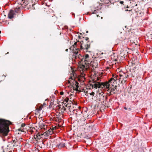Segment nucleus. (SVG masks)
Listing matches in <instances>:
<instances>
[{
	"mask_svg": "<svg viewBox=\"0 0 152 152\" xmlns=\"http://www.w3.org/2000/svg\"><path fill=\"white\" fill-rule=\"evenodd\" d=\"M92 67L94 68H96L98 67V64L95 63L93 62L92 64Z\"/></svg>",
	"mask_w": 152,
	"mask_h": 152,
	"instance_id": "9d476101",
	"label": "nucleus"
},
{
	"mask_svg": "<svg viewBox=\"0 0 152 152\" xmlns=\"http://www.w3.org/2000/svg\"><path fill=\"white\" fill-rule=\"evenodd\" d=\"M90 48V44H87L83 47L82 46L81 42H80L79 41L75 42L74 44L70 48V50H72L74 53L73 55L75 56L76 59H80L82 58V61H83V62L81 68L83 71H85L88 68L91 61V57L88 54H85V56L82 57L80 53V50H83L84 52L90 53L91 51L88 50Z\"/></svg>",
	"mask_w": 152,
	"mask_h": 152,
	"instance_id": "f257e3e1",
	"label": "nucleus"
},
{
	"mask_svg": "<svg viewBox=\"0 0 152 152\" xmlns=\"http://www.w3.org/2000/svg\"><path fill=\"white\" fill-rule=\"evenodd\" d=\"M68 82L70 84V85L71 84V83H70V81L69 80H68Z\"/></svg>",
	"mask_w": 152,
	"mask_h": 152,
	"instance_id": "b1692460",
	"label": "nucleus"
},
{
	"mask_svg": "<svg viewBox=\"0 0 152 152\" xmlns=\"http://www.w3.org/2000/svg\"><path fill=\"white\" fill-rule=\"evenodd\" d=\"M96 94V99L98 101L104 103L106 101L107 97L101 89L97 92Z\"/></svg>",
	"mask_w": 152,
	"mask_h": 152,
	"instance_id": "20e7f679",
	"label": "nucleus"
},
{
	"mask_svg": "<svg viewBox=\"0 0 152 152\" xmlns=\"http://www.w3.org/2000/svg\"><path fill=\"white\" fill-rule=\"evenodd\" d=\"M128 76V75H126L123 72H120L118 77V80L120 83L122 84H124V83H125L126 81V79Z\"/></svg>",
	"mask_w": 152,
	"mask_h": 152,
	"instance_id": "39448f33",
	"label": "nucleus"
},
{
	"mask_svg": "<svg viewBox=\"0 0 152 152\" xmlns=\"http://www.w3.org/2000/svg\"><path fill=\"white\" fill-rule=\"evenodd\" d=\"M68 49H66V51H68Z\"/></svg>",
	"mask_w": 152,
	"mask_h": 152,
	"instance_id": "bb28decb",
	"label": "nucleus"
},
{
	"mask_svg": "<svg viewBox=\"0 0 152 152\" xmlns=\"http://www.w3.org/2000/svg\"><path fill=\"white\" fill-rule=\"evenodd\" d=\"M43 104L45 105V104Z\"/></svg>",
	"mask_w": 152,
	"mask_h": 152,
	"instance_id": "f704fd0d",
	"label": "nucleus"
},
{
	"mask_svg": "<svg viewBox=\"0 0 152 152\" xmlns=\"http://www.w3.org/2000/svg\"><path fill=\"white\" fill-rule=\"evenodd\" d=\"M113 77L114 78H111V79L109 81V83H113L114 82H115V80H118V77H119V75H115L114 76H113Z\"/></svg>",
	"mask_w": 152,
	"mask_h": 152,
	"instance_id": "0eeeda50",
	"label": "nucleus"
},
{
	"mask_svg": "<svg viewBox=\"0 0 152 152\" xmlns=\"http://www.w3.org/2000/svg\"><path fill=\"white\" fill-rule=\"evenodd\" d=\"M55 126L51 128L48 130V131H46L43 134H44V135H45L47 136H49L50 135L52 134L53 133L54 131L55 130Z\"/></svg>",
	"mask_w": 152,
	"mask_h": 152,
	"instance_id": "423d86ee",
	"label": "nucleus"
},
{
	"mask_svg": "<svg viewBox=\"0 0 152 152\" xmlns=\"http://www.w3.org/2000/svg\"><path fill=\"white\" fill-rule=\"evenodd\" d=\"M17 141V140H13V142H16Z\"/></svg>",
	"mask_w": 152,
	"mask_h": 152,
	"instance_id": "5701e85b",
	"label": "nucleus"
},
{
	"mask_svg": "<svg viewBox=\"0 0 152 152\" xmlns=\"http://www.w3.org/2000/svg\"><path fill=\"white\" fill-rule=\"evenodd\" d=\"M32 8H33V7H34H34H33V4H32Z\"/></svg>",
	"mask_w": 152,
	"mask_h": 152,
	"instance_id": "a878e982",
	"label": "nucleus"
},
{
	"mask_svg": "<svg viewBox=\"0 0 152 152\" xmlns=\"http://www.w3.org/2000/svg\"><path fill=\"white\" fill-rule=\"evenodd\" d=\"M126 11H128V10H125Z\"/></svg>",
	"mask_w": 152,
	"mask_h": 152,
	"instance_id": "c85d7f7f",
	"label": "nucleus"
},
{
	"mask_svg": "<svg viewBox=\"0 0 152 152\" xmlns=\"http://www.w3.org/2000/svg\"><path fill=\"white\" fill-rule=\"evenodd\" d=\"M99 78H97V80H99Z\"/></svg>",
	"mask_w": 152,
	"mask_h": 152,
	"instance_id": "cd10ccee",
	"label": "nucleus"
},
{
	"mask_svg": "<svg viewBox=\"0 0 152 152\" xmlns=\"http://www.w3.org/2000/svg\"><path fill=\"white\" fill-rule=\"evenodd\" d=\"M73 81L75 83V86L77 88H78L79 87V86H78V83L76 81H75L74 80H73Z\"/></svg>",
	"mask_w": 152,
	"mask_h": 152,
	"instance_id": "2eb2a0df",
	"label": "nucleus"
},
{
	"mask_svg": "<svg viewBox=\"0 0 152 152\" xmlns=\"http://www.w3.org/2000/svg\"><path fill=\"white\" fill-rule=\"evenodd\" d=\"M95 94L94 92H92L90 94L91 95H92L93 96H94V95Z\"/></svg>",
	"mask_w": 152,
	"mask_h": 152,
	"instance_id": "a211bd4d",
	"label": "nucleus"
},
{
	"mask_svg": "<svg viewBox=\"0 0 152 152\" xmlns=\"http://www.w3.org/2000/svg\"><path fill=\"white\" fill-rule=\"evenodd\" d=\"M42 135H43V134H40L39 133H38L37 134V135L36 136V137H35V138L36 139L37 138V139H39L40 137V136Z\"/></svg>",
	"mask_w": 152,
	"mask_h": 152,
	"instance_id": "9b49d317",
	"label": "nucleus"
},
{
	"mask_svg": "<svg viewBox=\"0 0 152 152\" xmlns=\"http://www.w3.org/2000/svg\"><path fill=\"white\" fill-rule=\"evenodd\" d=\"M65 146V144L64 143H61L59 145V147H64Z\"/></svg>",
	"mask_w": 152,
	"mask_h": 152,
	"instance_id": "ddd939ff",
	"label": "nucleus"
},
{
	"mask_svg": "<svg viewBox=\"0 0 152 152\" xmlns=\"http://www.w3.org/2000/svg\"><path fill=\"white\" fill-rule=\"evenodd\" d=\"M66 109H64V110L65 111L66 110Z\"/></svg>",
	"mask_w": 152,
	"mask_h": 152,
	"instance_id": "7c9ffc66",
	"label": "nucleus"
},
{
	"mask_svg": "<svg viewBox=\"0 0 152 152\" xmlns=\"http://www.w3.org/2000/svg\"><path fill=\"white\" fill-rule=\"evenodd\" d=\"M43 104L45 105V104Z\"/></svg>",
	"mask_w": 152,
	"mask_h": 152,
	"instance_id": "473e14b6",
	"label": "nucleus"
},
{
	"mask_svg": "<svg viewBox=\"0 0 152 152\" xmlns=\"http://www.w3.org/2000/svg\"><path fill=\"white\" fill-rule=\"evenodd\" d=\"M123 2H123V1H121V2H120V3H121V4H123Z\"/></svg>",
	"mask_w": 152,
	"mask_h": 152,
	"instance_id": "393cba45",
	"label": "nucleus"
},
{
	"mask_svg": "<svg viewBox=\"0 0 152 152\" xmlns=\"http://www.w3.org/2000/svg\"><path fill=\"white\" fill-rule=\"evenodd\" d=\"M18 130L19 131H21L22 132H24V129L23 128L21 127L20 129H18Z\"/></svg>",
	"mask_w": 152,
	"mask_h": 152,
	"instance_id": "4468645a",
	"label": "nucleus"
},
{
	"mask_svg": "<svg viewBox=\"0 0 152 152\" xmlns=\"http://www.w3.org/2000/svg\"><path fill=\"white\" fill-rule=\"evenodd\" d=\"M43 104L45 105V104Z\"/></svg>",
	"mask_w": 152,
	"mask_h": 152,
	"instance_id": "72a5a7b5",
	"label": "nucleus"
},
{
	"mask_svg": "<svg viewBox=\"0 0 152 152\" xmlns=\"http://www.w3.org/2000/svg\"><path fill=\"white\" fill-rule=\"evenodd\" d=\"M112 83H110L109 82H100L94 81L91 83L90 84V86L92 88H95L96 89L97 88H101L104 89H109L110 91L112 92V94H115L117 92L116 88L117 86L115 85L114 87L110 88V86L112 85Z\"/></svg>",
	"mask_w": 152,
	"mask_h": 152,
	"instance_id": "f03ea898",
	"label": "nucleus"
},
{
	"mask_svg": "<svg viewBox=\"0 0 152 152\" xmlns=\"http://www.w3.org/2000/svg\"><path fill=\"white\" fill-rule=\"evenodd\" d=\"M98 11V10H95L93 12V14H96L97 13V12Z\"/></svg>",
	"mask_w": 152,
	"mask_h": 152,
	"instance_id": "dca6fc26",
	"label": "nucleus"
},
{
	"mask_svg": "<svg viewBox=\"0 0 152 152\" xmlns=\"http://www.w3.org/2000/svg\"><path fill=\"white\" fill-rule=\"evenodd\" d=\"M60 94L61 95H63L64 94V92H60Z\"/></svg>",
	"mask_w": 152,
	"mask_h": 152,
	"instance_id": "aec40b11",
	"label": "nucleus"
},
{
	"mask_svg": "<svg viewBox=\"0 0 152 152\" xmlns=\"http://www.w3.org/2000/svg\"><path fill=\"white\" fill-rule=\"evenodd\" d=\"M88 31H86V33H88Z\"/></svg>",
	"mask_w": 152,
	"mask_h": 152,
	"instance_id": "2f4dec72",
	"label": "nucleus"
},
{
	"mask_svg": "<svg viewBox=\"0 0 152 152\" xmlns=\"http://www.w3.org/2000/svg\"><path fill=\"white\" fill-rule=\"evenodd\" d=\"M69 99H68V98H66L64 99V102H68V100H69Z\"/></svg>",
	"mask_w": 152,
	"mask_h": 152,
	"instance_id": "f3484780",
	"label": "nucleus"
},
{
	"mask_svg": "<svg viewBox=\"0 0 152 152\" xmlns=\"http://www.w3.org/2000/svg\"><path fill=\"white\" fill-rule=\"evenodd\" d=\"M129 110H131V109L130 108H129Z\"/></svg>",
	"mask_w": 152,
	"mask_h": 152,
	"instance_id": "c756f323",
	"label": "nucleus"
},
{
	"mask_svg": "<svg viewBox=\"0 0 152 152\" xmlns=\"http://www.w3.org/2000/svg\"><path fill=\"white\" fill-rule=\"evenodd\" d=\"M107 94L109 96H110L111 95H112L113 94H112V92H111L110 90V89H107Z\"/></svg>",
	"mask_w": 152,
	"mask_h": 152,
	"instance_id": "f8f14e48",
	"label": "nucleus"
},
{
	"mask_svg": "<svg viewBox=\"0 0 152 152\" xmlns=\"http://www.w3.org/2000/svg\"><path fill=\"white\" fill-rule=\"evenodd\" d=\"M124 108L125 110H127V108L126 107H124Z\"/></svg>",
	"mask_w": 152,
	"mask_h": 152,
	"instance_id": "4be33fe9",
	"label": "nucleus"
},
{
	"mask_svg": "<svg viewBox=\"0 0 152 152\" xmlns=\"http://www.w3.org/2000/svg\"><path fill=\"white\" fill-rule=\"evenodd\" d=\"M1 31H0V34L1 33Z\"/></svg>",
	"mask_w": 152,
	"mask_h": 152,
	"instance_id": "c9c22d12",
	"label": "nucleus"
},
{
	"mask_svg": "<svg viewBox=\"0 0 152 152\" xmlns=\"http://www.w3.org/2000/svg\"><path fill=\"white\" fill-rule=\"evenodd\" d=\"M33 0H22V1L23 2V3L25 4V5L28 6V4H29V3L30 1H31L33 2ZM36 1L37 0H35Z\"/></svg>",
	"mask_w": 152,
	"mask_h": 152,
	"instance_id": "1a4fd4ad",
	"label": "nucleus"
},
{
	"mask_svg": "<svg viewBox=\"0 0 152 152\" xmlns=\"http://www.w3.org/2000/svg\"><path fill=\"white\" fill-rule=\"evenodd\" d=\"M88 39V37H86V41H87Z\"/></svg>",
	"mask_w": 152,
	"mask_h": 152,
	"instance_id": "412c9836",
	"label": "nucleus"
},
{
	"mask_svg": "<svg viewBox=\"0 0 152 152\" xmlns=\"http://www.w3.org/2000/svg\"><path fill=\"white\" fill-rule=\"evenodd\" d=\"M10 123L9 121L0 119V137L2 138L7 135Z\"/></svg>",
	"mask_w": 152,
	"mask_h": 152,
	"instance_id": "7ed1b4c3",
	"label": "nucleus"
},
{
	"mask_svg": "<svg viewBox=\"0 0 152 152\" xmlns=\"http://www.w3.org/2000/svg\"><path fill=\"white\" fill-rule=\"evenodd\" d=\"M25 126L24 124H21V127L23 128Z\"/></svg>",
	"mask_w": 152,
	"mask_h": 152,
	"instance_id": "6ab92c4d",
	"label": "nucleus"
},
{
	"mask_svg": "<svg viewBox=\"0 0 152 152\" xmlns=\"http://www.w3.org/2000/svg\"><path fill=\"white\" fill-rule=\"evenodd\" d=\"M15 14V12L12 10H10L8 15V17L9 18L12 19L13 17Z\"/></svg>",
	"mask_w": 152,
	"mask_h": 152,
	"instance_id": "6e6552de",
	"label": "nucleus"
}]
</instances>
